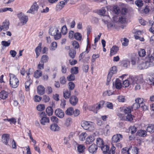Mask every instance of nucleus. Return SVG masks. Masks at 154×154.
I'll use <instances>...</instances> for the list:
<instances>
[{
    "label": "nucleus",
    "instance_id": "1",
    "mask_svg": "<svg viewBox=\"0 0 154 154\" xmlns=\"http://www.w3.org/2000/svg\"><path fill=\"white\" fill-rule=\"evenodd\" d=\"M10 85L13 88L17 87L19 84V81L16 76L13 74H10Z\"/></svg>",
    "mask_w": 154,
    "mask_h": 154
},
{
    "label": "nucleus",
    "instance_id": "2",
    "mask_svg": "<svg viewBox=\"0 0 154 154\" xmlns=\"http://www.w3.org/2000/svg\"><path fill=\"white\" fill-rule=\"evenodd\" d=\"M49 34L54 36V38L55 40L60 39L61 37V34L59 32L58 28L57 27L51 28L49 30Z\"/></svg>",
    "mask_w": 154,
    "mask_h": 154
},
{
    "label": "nucleus",
    "instance_id": "3",
    "mask_svg": "<svg viewBox=\"0 0 154 154\" xmlns=\"http://www.w3.org/2000/svg\"><path fill=\"white\" fill-rule=\"evenodd\" d=\"M81 126L84 129L89 131L93 130L94 128V123L89 121H83L81 124Z\"/></svg>",
    "mask_w": 154,
    "mask_h": 154
},
{
    "label": "nucleus",
    "instance_id": "4",
    "mask_svg": "<svg viewBox=\"0 0 154 154\" xmlns=\"http://www.w3.org/2000/svg\"><path fill=\"white\" fill-rule=\"evenodd\" d=\"M117 72V69L116 66H112L110 70V71L108 75L107 79V82L106 85L108 84V82L110 81L111 77L113 74L116 73Z\"/></svg>",
    "mask_w": 154,
    "mask_h": 154
},
{
    "label": "nucleus",
    "instance_id": "5",
    "mask_svg": "<svg viewBox=\"0 0 154 154\" xmlns=\"http://www.w3.org/2000/svg\"><path fill=\"white\" fill-rule=\"evenodd\" d=\"M17 16L23 25H25L28 19L27 16L22 13L18 14Z\"/></svg>",
    "mask_w": 154,
    "mask_h": 154
},
{
    "label": "nucleus",
    "instance_id": "6",
    "mask_svg": "<svg viewBox=\"0 0 154 154\" xmlns=\"http://www.w3.org/2000/svg\"><path fill=\"white\" fill-rule=\"evenodd\" d=\"M38 8V6L37 3L35 2L33 3L30 9L27 11V13L34 14L37 12Z\"/></svg>",
    "mask_w": 154,
    "mask_h": 154
},
{
    "label": "nucleus",
    "instance_id": "7",
    "mask_svg": "<svg viewBox=\"0 0 154 154\" xmlns=\"http://www.w3.org/2000/svg\"><path fill=\"white\" fill-rule=\"evenodd\" d=\"M154 64L153 63H151L150 64L149 62L147 61L144 62H141V64L139 65L138 67L140 69H146L148 68L149 67L153 66Z\"/></svg>",
    "mask_w": 154,
    "mask_h": 154
},
{
    "label": "nucleus",
    "instance_id": "8",
    "mask_svg": "<svg viewBox=\"0 0 154 154\" xmlns=\"http://www.w3.org/2000/svg\"><path fill=\"white\" fill-rule=\"evenodd\" d=\"M123 137L122 134H117L113 135L112 138V143H117L119 142L122 139Z\"/></svg>",
    "mask_w": 154,
    "mask_h": 154
},
{
    "label": "nucleus",
    "instance_id": "9",
    "mask_svg": "<svg viewBox=\"0 0 154 154\" xmlns=\"http://www.w3.org/2000/svg\"><path fill=\"white\" fill-rule=\"evenodd\" d=\"M134 77H131L124 81L122 83L123 87H127L130 85H132L134 82Z\"/></svg>",
    "mask_w": 154,
    "mask_h": 154
},
{
    "label": "nucleus",
    "instance_id": "10",
    "mask_svg": "<svg viewBox=\"0 0 154 154\" xmlns=\"http://www.w3.org/2000/svg\"><path fill=\"white\" fill-rule=\"evenodd\" d=\"M119 116L122 120L131 121L133 120L132 116L131 113L127 114L126 117H124L123 114H119Z\"/></svg>",
    "mask_w": 154,
    "mask_h": 154
},
{
    "label": "nucleus",
    "instance_id": "11",
    "mask_svg": "<svg viewBox=\"0 0 154 154\" xmlns=\"http://www.w3.org/2000/svg\"><path fill=\"white\" fill-rule=\"evenodd\" d=\"M9 135L8 134H4L2 136V142L6 145H9L8 144L10 140Z\"/></svg>",
    "mask_w": 154,
    "mask_h": 154
},
{
    "label": "nucleus",
    "instance_id": "12",
    "mask_svg": "<svg viewBox=\"0 0 154 154\" xmlns=\"http://www.w3.org/2000/svg\"><path fill=\"white\" fill-rule=\"evenodd\" d=\"M112 8V6H108L105 8H103L101 9L100 10L99 14L101 15L104 16L106 11V10H107L108 11H111V9Z\"/></svg>",
    "mask_w": 154,
    "mask_h": 154
},
{
    "label": "nucleus",
    "instance_id": "13",
    "mask_svg": "<svg viewBox=\"0 0 154 154\" xmlns=\"http://www.w3.org/2000/svg\"><path fill=\"white\" fill-rule=\"evenodd\" d=\"M132 85H133V87H134L135 90H139L140 89L141 86L142 85V83L138 81H135L134 78L133 83Z\"/></svg>",
    "mask_w": 154,
    "mask_h": 154
},
{
    "label": "nucleus",
    "instance_id": "14",
    "mask_svg": "<svg viewBox=\"0 0 154 154\" xmlns=\"http://www.w3.org/2000/svg\"><path fill=\"white\" fill-rule=\"evenodd\" d=\"M37 92L38 94L39 95H43L45 93V88L42 85H39L37 88Z\"/></svg>",
    "mask_w": 154,
    "mask_h": 154
},
{
    "label": "nucleus",
    "instance_id": "15",
    "mask_svg": "<svg viewBox=\"0 0 154 154\" xmlns=\"http://www.w3.org/2000/svg\"><path fill=\"white\" fill-rule=\"evenodd\" d=\"M56 115L60 118H62L64 116V114L63 111L60 109H56L55 111Z\"/></svg>",
    "mask_w": 154,
    "mask_h": 154
},
{
    "label": "nucleus",
    "instance_id": "16",
    "mask_svg": "<svg viewBox=\"0 0 154 154\" xmlns=\"http://www.w3.org/2000/svg\"><path fill=\"white\" fill-rule=\"evenodd\" d=\"M97 146L95 144H92L88 148V151L90 152L92 154L95 153L97 152Z\"/></svg>",
    "mask_w": 154,
    "mask_h": 154
},
{
    "label": "nucleus",
    "instance_id": "17",
    "mask_svg": "<svg viewBox=\"0 0 154 154\" xmlns=\"http://www.w3.org/2000/svg\"><path fill=\"white\" fill-rule=\"evenodd\" d=\"M9 23L8 20H5L3 23L2 25L0 26L2 30L6 31L8 30L9 28Z\"/></svg>",
    "mask_w": 154,
    "mask_h": 154
},
{
    "label": "nucleus",
    "instance_id": "18",
    "mask_svg": "<svg viewBox=\"0 0 154 154\" xmlns=\"http://www.w3.org/2000/svg\"><path fill=\"white\" fill-rule=\"evenodd\" d=\"M95 139V138L94 136L90 135L86 138L85 143L87 144H91L94 142Z\"/></svg>",
    "mask_w": 154,
    "mask_h": 154
},
{
    "label": "nucleus",
    "instance_id": "19",
    "mask_svg": "<svg viewBox=\"0 0 154 154\" xmlns=\"http://www.w3.org/2000/svg\"><path fill=\"white\" fill-rule=\"evenodd\" d=\"M69 101L72 105L75 106L78 102V99L75 96H73L70 98Z\"/></svg>",
    "mask_w": 154,
    "mask_h": 154
},
{
    "label": "nucleus",
    "instance_id": "20",
    "mask_svg": "<svg viewBox=\"0 0 154 154\" xmlns=\"http://www.w3.org/2000/svg\"><path fill=\"white\" fill-rule=\"evenodd\" d=\"M85 148L83 145H79L77 147V150L79 154H85L84 152Z\"/></svg>",
    "mask_w": 154,
    "mask_h": 154
},
{
    "label": "nucleus",
    "instance_id": "21",
    "mask_svg": "<svg viewBox=\"0 0 154 154\" xmlns=\"http://www.w3.org/2000/svg\"><path fill=\"white\" fill-rule=\"evenodd\" d=\"M146 135V132L144 130H140L137 131V135L140 137H145Z\"/></svg>",
    "mask_w": 154,
    "mask_h": 154
},
{
    "label": "nucleus",
    "instance_id": "22",
    "mask_svg": "<svg viewBox=\"0 0 154 154\" xmlns=\"http://www.w3.org/2000/svg\"><path fill=\"white\" fill-rule=\"evenodd\" d=\"M119 50V48L116 46H113L111 49L110 51V55L112 56L117 52V51Z\"/></svg>",
    "mask_w": 154,
    "mask_h": 154
},
{
    "label": "nucleus",
    "instance_id": "23",
    "mask_svg": "<svg viewBox=\"0 0 154 154\" xmlns=\"http://www.w3.org/2000/svg\"><path fill=\"white\" fill-rule=\"evenodd\" d=\"M8 96V93L5 91H2L0 93V98L2 99H6Z\"/></svg>",
    "mask_w": 154,
    "mask_h": 154
},
{
    "label": "nucleus",
    "instance_id": "24",
    "mask_svg": "<svg viewBox=\"0 0 154 154\" xmlns=\"http://www.w3.org/2000/svg\"><path fill=\"white\" fill-rule=\"evenodd\" d=\"M104 154H109L108 150L109 149V146L107 145H103L100 147Z\"/></svg>",
    "mask_w": 154,
    "mask_h": 154
},
{
    "label": "nucleus",
    "instance_id": "25",
    "mask_svg": "<svg viewBox=\"0 0 154 154\" xmlns=\"http://www.w3.org/2000/svg\"><path fill=\"white\" fill-rule=\"evenodd\" d=\"M97 146L98 147H101L104 144L103 139L100 138H97L96 139Z\"/></svg>",
    "mask_w": 154,
    "mask_h": 154
},
{
    "label": "nucleus",
    "instance_id": "26",
    "mask_svg": "<svg viewBox=\"0 0 154 154\" xmlns=\"http://www.w3.org/2000/svg\"><path fill=\"white\" fill-rule=\"evenodd\" d=\"M41 46L42 43H40L38 45L35 49V51L36 55V58H37L40 55L41 49Z\"/></svg>",
    "mask_w": 154,
    "mask_h": 154
},
{
    "label": "nucleus",
    "instance_id": "27",
    "mask_svg": "<svg viewBox=\"0 0 154 154\" xmlns=\"http://www.w3.org/2000/svg\"><path fill=\"white\" fill-rule=\"evenodd\" d=\"M41 124L42 125H45L47 123H49L50 120L49 118L47 116L44 118H42L40 120Z\"/></svg>",
    "mask_w": 154,
    "mask_h": 154
},
{
    "label": "nucleus",
    "instance_id": "28",
    "mask_svg": "<svg viewBox=\"0 0 154 154\" xmlns=\"http://www.w3.org/2000/svg\"><path fill=\"white\" fill-rule=\"evenodd\" d=\"M71 95V91L68 90H65L63 92V96L66 99H68Z\"/></svg>",
    "mask_w": 154,
    "mask_h": 154
},
{
    "label": "nucleus",
    "instance_id": "29",
    "mask_svg": "<svg viewBox=\"0 0 154 154\" xmlns=\"http://www.w3.org/2000/svg\"><path fill=\"white\" fill-rule=\"evenodd\" d=\"M115 86L116 88L117 89H120L122 88L121 82L119 79H116L115 83Z\"/></svg>",
    "mask_w": 154,
    "mask_h": 154
},
{
    "label": "nucleus",
    "instance_id": "30",
    "mask_svg": "<svg viewBox=\"0 0 154 154\" xmlns=\"http://www.w3.org/2000/svg\"><path fill=\"white\" fill-rule=\"evenodd\" d=\"M50 129L53 131H58L60 129V128L56 124L51 125L50 127Z\"/></svg>",
    "mask_w": 154,
    "mask_h": 154
},
{
    "label": "nucleus",
    "instance_id": "31",
    "mask_svg": "<svg viewBox=\"0 0 154 154\" xmlns=\"http://www.w3.org/2000/svg\"><path fill=\"white\" fill-rule=\"evenodd\" d=\"M42 75V72L38 70H37L34 72V76L36 78H38L41 76Z\"/></svg>",
    "mask_w": 154,
    "mask_h": 154
},
{
    "label": "nucleus",
    "instance_id": "32",
    "mask_svg": "<svg viewBox=\"0 0 154 154\" xmlns=\"http://www.w3.org/2000/svg\"><path fill=\"white\" fill-rule=\"evenodd\" d=\"M66 4V2L64 1L60 2L59 4L56 6V8L57 9V10H61L63 7Z\"/></svg>",
    "mask_w": 154,
    "mask_h": 154
},
{
    "label": "nucleus",
    "instance_id": "33",
    "mask_svg": "<svg viewBox=\"0 0 154 154\" xmlns=\"http://www.w3.org/2000/svg\"><path fill=\"white\" fill-rule=\"evenodd\" d=\"M48 59L49 57L47 55H44L42 56L40 61L43 63H46L48 61Z\"/></svg>",
    "mask_w": 154,
    "mask_h": 154
},
{
    "label": "nucleus",
    "instance_id": "34",
    "mask_svg": "<svg viewBox=\"0 0 154 154\" xmlns=\"http://www.w3.org/2000/svg\"><path fill=\"white\" fill-rule=\"evenodd\" d=\"M147 131L152 133L154 132V125L152 124L149 125L147 127Z\"/></svg>",
    "mask_w": 154,
    "mask_h": 154
},
{
    "label": "nucleus",
    "instance_id": "35",
    "mask_svg": "<svg viewBox=\"0 0 154 154\" xmlns=\"http://www.w3.org/2000/svg\"><path fill=\"white\" fill-rule=\"evenodd\" d=\"M76 51L74 49H70L69 52V55L72 58H74L75 55Z\"/></svg>",
    "mask_w": 154,
    "mask_h": 154
},
{
    "label": "nucleus",
    "instance_id": "36",
    "mask_svg": "<svg viewBox=\"0 0 154 154\" xmlns=\"http://www.w3.org/2000/svg\"><path fill=\"white\" fill-rule=\"evenodd\" d=\"M73 108L72 107L68 108L65 112L66 114L69 115H72L73 112Z\"/></svg>",
    "mask_w": 154,
    "mask_h": 154
},
{
    "label": "nucleus",
    "instance_id": "37",
    "mask_svg": "<svg viewBox=\"0 0 154 154\" xmlns=\"http://www.w3.org/2000/svg\"><path fill=\"white\" fill-rule=\"evenodd\" d=\"M131 148V151H129V154H137L138 153L139 149L137 147H135L133 149Z\"/></svg>",
    "mask_w": 154,
    "mask_h": 154
},
{
    "label": "nucleus",
    "instance_id": "38",
    "mask_svg": "<svg viewBox=\"0 0 154 154\" xmlns=\"http://www.w3.org/2000/svg\"><path fill=\"white\" fill-rule=\"evenodd\" d=\"M46 112L48 116L52 115L53 112L52 108L50 106L48 107L46 109Z\"/></svg>",
    "mask_w": 154,
    "mask_h": 154
},
{
    "label": "nucleus",
    "instance_id": "39",
    "mask_svg": "<svg viewBox=\"0 0 154 154\" xmlns=\"http://www.w3.org/2000/svg\"><path fill=\"white\" fill-rule=\"evenodd\" d=\"M135 3L138 7H141L143 5V2L142 0H137L135 2Z\"/></svg>",
    "mask_w": 154,
    "mask_h": 154
},
{
    "label": "nucleus",
    "instance_id": "40",
    "mask_svg": "<svg viewBox=\"0 0 154 154\" xmlns=\"http://www.w3.org/2000/svg\"><path fill=\"white\" fill-rule=\"evenodd\" d=\"M75 38L78 41H80L82 38V36L80 33L76 32L74 34Z\"/></svg>",
    "mask_w": 154,
    "mask_h": 154
},
{
    "label": "nucleus",
    "instance_id": "41",
    "mask_svg": "<svg viewBox=\"0 0 154 154\" xmlns=\"http://www.w3.org/2000/svg\"><path fill=\"white\" fill-rule=\"evenodd\" d=\"M143 101L144 100L143 98L139 97L136 98L135 100V102L139 105H140V106L141 105L143 104Z\"/></svg>",
    "mask_w": 154,
    "mask_h": 154
},
{
    "label": "nucleus",
    "instance_id": "42",
    "mask_svg": "<svg viewBox=\"0 0 154 154\" xmlns=\"http://www.w3.org/2000/svg\"><path fill=\"white\" fill-rule=\"evenodd\" d=\"M78 68L77 67H74L71 69V72L73 74H76L78 73Z\"/></svg>",
    "mask_w": 154,
    "mask_h": 154
},
{
    "label": "nucleus",
    "instance_id": "43",
    "mask_svg": "<svg viewBox=\"0 0 154 154\" xmlns=\"http://www.w3.org/2000/svg\"><path fill=\"white\" fill-rule=\"evenodd\" d=\"M149 9L148 6H146L145 8L140 11L142 14H147L149 12Z\"/></svg>",
    "mask_w": 154,
    "mask_h": 154
},
{
    "label": "nucleus",
    "instance_id": "44",
    "mask_svg": "<svg viewBox=\"0 0 154 154\" xmlns=\"http://www.w3.org/2000/svg\"><path fill=\"white\" fill-rule=\"evenodd\" d=\"M132 109L130 106H128L125 108L124 109V112L125 114H128L131 113Z\"/></svg>",
    "mask_w": 154,
    "mask_h": 154
},
{
    "label": "nucleus",
    "instance_id": "45",
    "mask_svg": "<svg viewBox=\"0 0 154 154\" xmlns=\"http://www.w3.org/2000/svg\"><path fill=\"white\" fill-rule=\"evenodd\" d=\"M87 136V134L85 133H82L79 136V138L80 140L84 141Z\"/></svg>",
    "mask_w": 154,
    "mask_h": 154
},
{
    "label": "nucleus",
    "instance_id": "46",
    "mask_svg": "<svg viewBox=\"0 0 154 154\" xmlns=\"http://www.w3.org/2000/svg\"><path fill=\"white\" fill-rule=\"evenodd\" d=\"M140 106L136 102H135L131 106H130L132 109L136 110L139 108Z\"/></svg>",
    "mask_w": 154,
    "mask_h": 154
},
{
    "label": "nucleus",
    "instance_id": "47",
    "mask_svg": "<svg viewBox=\"0 0 154 154\" xmlns=\"http://www.w3.org/2000/svg\"><path fill=\"white\" fill-rule=\"evenodd\" d=\"M109 127L108 125H106L104 129V133L106 135H108L109 133Z\"/></svg>",
    "mask_w": 154,
    "mask_h": 154
},
{
    "label": "nucleus",
    "instance_id": "48",
    "mask_svg": "<svg viewBox=\"0 0 154 154\" xmlns=\"http://www.w3.org/2000/svg\"><path fill=\"white\" fill-rule=\"evenodd\" d=\"M131 148H128L127 147H126L123 148L122 149V153L124 154L125 153H127L129 154V151H131Z\"/></svg>",
    "mask_w": 154,
    "mask_h": 154
},
{
    "label": "nucleus",
    "instance_id": "49",
    "mask_svg": "<svg viewBox=\"0 0 154 154\" xmlns=\"http://www.w3.org/2000/svg\"><path fill=\"white\" fill-rule=\"evenodd\" d=\"M112 9L113 10L112 12L113 13L116 14H119V8L118 6H114L113 7H112V9H111V10Z\"/></svg>",
    "mask_w": 154,
    "mask_h": 154
},
{
    "label": "nucleus",
    "instance_id": "50",
    "mask_svg": "<svg viewBox=\"0 0 154 154\" xmlns=\"http://www.w3.org/2000/svg\"><path fill=\"white\" fill-rule=\"evenodd\" d=\"M68 85V88L70 91L73 90L75 87L74 84L72 82H69Z\"/></svg>",
    "mask_w": 154,
    "mask_h": 154
},
{
    "label": "nucleus",
    "instance_id": "51",
    "mask_svg": "<svg viewBox=\"0 0 154 154\" xmlns=\"http://www.w3.org/2000/svg\"><path fill=\"white\" fill-rule=\"evenodd\" d=\"M72 45L73 48L75 49H78L79 47V45L78 42L75 41H73L72 42Z\"/></svg>",
    "mask_w": 154,
    "mask_h": 154
},
{
    "label": "nucleus",
    "instance_id": "52",
    "mask_svg": "<svg viewBox=\"0 0 154 154\" xmlns=\"http://www.w3.org/2000/svg\"><path fill=\"white\" fill-rule=\"evenodd\" d=\"M146 80L147 81V82L149 85H154V78L152 77H150L147 78L146 79Z\"/></svg>",
    "mask_w": 154,
    "mask_h": 154
},
{
    "label": "nucleus",
    "instance_id": "53",
    "mask_svg": "<svg viewBox=\"0 0 154 154\" xmlns=\"http://www.w3.org/2000/svg\"><path fill=\"white\" fill-rule=\"evenodd\" d=\"M37 109L40 111L44 110L45 109V106L43 104H40L37 106Z\"/></svg>",
    "mask_w": 154,
    "mask_h": 154
},
{
    "label": "nucleus",
    "instance_id": "54",
    "mask_svg": "<svg viewBox=\"0 0 154 154\" xmlns=\"http://www.w3.org/2000/svg\"><path fill=\"white\" fill-rule=\"evenodd\" d=\"M89 51V50L88 49V48L87 47V48L86 49V51H84V52H83L81 54L80 56L79 57V60H81L82 59H83V57L85 56V52H86V53H88Z\"/></svg>",
    "mask_w": 154,
    "mask_h": 154
},
{
    "label": "nucleus",
    "instance_id": "55",
    "mask_svg": "<svg viewBox=\"0 0 154 154\" xmlns=\"http://www.w3.org/2000/svg\"><path fill=\"white\" fill-rule=\"evenodd\" d=\"M60 82L61 84L62 85H64L66 84V78L64 76H63L60 77Z\"/></svg>",
    "mask_w": 154,
    "mask_h": 154
},
{
    "label": "nucleus",
    "instance_id": "56",
    "mask_svg": "<svg viewBox=\"0 0 154 154\" xmlns=\"http://www.w3.org/2000/svg\"><path fill=\"white\" fill-rule=\"evenodd\" d=\"M61 32L62 34L65 35L67 32V28L66 25L63 26L61 29Z\"/></svg>",
    "mask_w": 154,
    "mask_h": 154
},
{
    "label": "nucleus",
    "instance_id": "57",
    "mask_svg": "<svg viewBox=\"0 0 154 154\" xmlns=\"http://www.w3.org/2000/svg\"><path fill=\"white\" fill-rule=\"evenodd\" d=\"M67 79L69 81H73L75 79V76L73 74H71L67 77Z\"/></svg>",
    "mask_w": 154,
    "mask_h": 154
},
{
    "label": "nucleus",
    "instance_id": "58",
    "mask_svg": "<svg viewBox=\"0 0 154 154\" xmlns=\"http://www.w3.org/2000/svg\"><path fill=\"white\" fill-rule=\"evenodd\" d=\"M138 54L139 56L143 57L146 55L145 51L144 49H141L139 51Z\"/></svg>",
    "mask_w": 154,
    "mask_h": 154
},
{
    "label": "nucleus",
    "instance_id": "59",
    "mask_svg": "<svg viewBox=\"0 0 154 154\" xmlns=\"http://www.w3.org/2000/svg\"><path fill=\"white\" fill-rule=\"evenodd\" d=\"M51 46L50 50L53 51L57 47V43L55 42H53L51 44Z\"/></svg>",
    "mask_w": 154,
    "mask_h": 154
},
{
    "label": "nucleus",
    "instance_id": "60",
    "mask_svg": "<svg viewBox=\"0 0 154 154\" xmlns=\"http://www.w3.org/2000/svg\"><path fill=\"white\" fill-rule=\"evenodd\" d=\"M153 60H154V57L152 55H149L147 61L149 62L150 64L151 63H153L152 62Z\"/></svg>",
    "mask_w": 154,
    "mask_h": 154
},
{
    "label": "nucleus",
    "instance_id": "61",
    "mask_svg": "<svg viewBox=\"0 0 154 154\" xmlns=\"http://www.w3.org/2000/svg\"><path fill=\"white\" fill-rule=\"evenodd\" d=\"M115 147L113 145L112 146L110 150L109 151L108 150V153L109 154H114L115 153Z\"/></svg>",
    "mask_w": 154,
    "mask_h": 154
},
{
    "label": "nucleus",
    "instance_id": "62",
    "mask_svg": "<svg viewBox=\"0 0 154 154\" xmlns=\"http://www.w3.org/2000/svg\"><path fill=\"white\" fill-rule=\"evenodd\" d=\"M104 18H102V20L105 24H107V27L108 28H111L113 27V25L111 23H108V21L107 20H105Z\"/></svg>",
    "mask_w": 154,
    "mask_h": 154
},
{
    "label": "nucleus",
    "instance_id": "63",
    "mask_svg": "<svg viewBox=\"0 0 154 154\" xmlns=\"http://www.w3.org/2000/svg\"><path fill=\"white\" fill-rule=\"evenodd\" d=\"M38 115L41 119L46 117V114L44 112H39L38 113Z\"/></svg>",
    "mask_w": 154,
    "mask_h": 154
},
{
    "label": "nucleus",
    "instance_id": "64",
    "mask_svg": "<svg viewBox=\"0 0 154 154\" xmlns=\"http://www.w3.org/2000/svg\"><path fill=\"white\" fill-rule=\"evenodd\" d=\"M9 41L8 42L2 41L1 42L2 45L5 47L8 46L10 44V42Z\"/></svg>",
    "mask_w": 154,
    "mask_h": 154
}]
</instances>
